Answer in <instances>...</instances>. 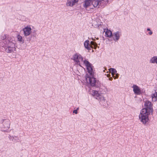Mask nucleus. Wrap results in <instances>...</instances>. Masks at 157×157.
I'll return each mask as SVG.
<instances>
[{
	"label": "nucleus",
	"instance_id": "1",
	"mask_svg": "<svg viewBox=\"0 0 157 157\" xmlns=\"http://www.w3.org/2000/svg\"><path fill=\"white\" fill-rule=\"evenodd\" d=\"M153 111L152 104L151 102L146 101L144 102V108L141 111L139 115V119L144 124L149 120L148 115L152 114Z\"/></svg>",
	"mask_w": 157,
	"mask_h": 157
},
{
	"label": "nucleus",
	"instance_id": "2",
	"mask_svg": "<svg viewBox=\"0 0 157 157\" xmlns=\"http://www.w3.org/2000/svg\"><path fill=\"white\" fill-rule=\"evenodd\" d=\"M84 63L86 66L88 73L90 75V76H88V75H86L85 76V79L87 83H89L90 85L93 86H95L96 85V80L93 77L94 72L91 67V64L88 61L85 60L84 61Z\"/></svg>",
	"mask_w": 157,
	"mask_h": 157
},
{
	"label": "nucleus",
	"instance_id": "3",
	"mask_svg": "<svg viewBox=\"0 0 157 157\" xmlns=\"http://www.w3.org/2000/svg\"><path fill=\"white\" fill-rule=\"evenodd\" d=\"M5 51L7 53L13 52L16 51L15 45L14 43L8 40H6L5 43Z\"/></svg>",
	"mask_w": 157,
	"mask_h": 157
},
{
	"label": "nucleus",
	"instance_id": "4",
	"mask_svg": "<svg viewBox=\"0 0 157 157\" xmlns=\"http://www.w3.org/2000/svg\"><path fill=\"white\" fill-rule=\"evenodd\" d=\"M108 0H94L92 4L94 7H104L108 3Z\"/></svg>",
	"mask_w": 157,
	"mask_h": 157
},
{
	"label": "nucleus",
	"instance_id": "5",
	"mask_svg": "<svg viewBox=\"0 0 157 157\" xmlns=\"http://www.w3.org/2000/svg\"><path fill=\"white\" fill-rule=\"evenodd\" d=\"M73 58L76 64L80 66V62H83V63H84L85 60L83 61V59L82 56L79 54L76 53L73 56Z\"/></svg>",
	"mask_w": 157,
	"mask_h": 157
},
{
	"label": "nucleus",
	"instance_id": "6",
	"mask_svg": "<svg viewBox=\"0 0 157 157\" xmlns=\"http://www.w3.org/2000/svg\"><path fill=\"white\" fill-rule=\"evenodd\" d=\"M91 94L94 96H95L96 98L101 101H105L104 98L97 91L92 90L90 91Z\"/></svg>",
	"mask_w": 157,
	"mask_h": 157
},
{
	"label": "nucleus",
	"instance_id": "7",
	"mask_svg": "<svg viewBox=\"0 0 157 157\" xmlns=\"http://www.w3.org/2000/svg\"><path fill=\"white\" fill-rule=\"evenodd\" d=\"M3 128H5L4 131L8 130L10 128V121L8 119H4L2 120Z\"/></svg>",
	"mask_w": 157,
	"mask_h": 157
},
{
	"label": "nucleus",
	"instance_id": "8",
	"mask_svg": "<svg viewBox=\"0 0 157 157\" xmlns=\"http://www.w3.org/2000/svg\"><path fill=\"white\" fill-rule=\"evenodd\" d=\"M32 29L30 26H28L23 29L24 34L25 36H29L31 33Z\"/></svg>",
	"mask_w": 157,
	"mask_h": 157
},
{
	"label": "nucleus",
	"instance_id": "9",
	"mask_svg": "<svg viewBox=\"0 0 157 157\" xmlns=\"http://www.w3.org/2000/svg\"><path fill=\"white\" fill-rule=\"evenodd\" d=\"M79 0H67L66 5L67 6L72 7L77 3Z\"/></svg>",
	"mask_w": 157,
	"mask_h": 157
},
{
	"label": "nucleus",
	"instance_id": "10",
	"mask_svg": "<svg viewBox=\"0 0 157 157\" xmlns=\"http://www.w3.org/2000/svg\"><path fill=\"white\" fill-rule=\"evenodd\" d=\"M133 88V91L135 94H140L141 93V90L139 87L136 85H133L132 86Z\"/></svg>",
	"mask_w": 157,
	"mask_h": 157
},
{
	"label": "nucleus",
	"instance_id": "11",
	"mask_svg": "<svg viewBox=\"0 0 157 157\" xmlns=\"http://www.w3.org/2000/svg\"><path fill=\"white\" fill-rule=\"evenodd\" d=\"M152 101H155L157 100V89L155 90L151 95Z\"/></svg>",
	"mask_w": 157,
	"mask_h": 157
},
{
	"label": "nucleus",
	"instance_id": "12",
	"mask_svg": "<svg viewBox=\"0 0 157 157\" xmlns=\"http://www.w3.org/2000/svg\"><path fill=\"white\" fill-rule=\"evenodd\" d=\"M90 41L89 40H86L84 43V45L85 48L87 49L88 50H91V48H92L93 47H91L90 45L89 44Z\"/></svg>",
	"mask_w": 157,
	"mask_h": 157
},
{
	"label": "nucleus",
	"instance_id": "13",
	"mask_svg": "<svg viewBox=\"0 0 157 157\" xmlns=\"http://www.w3.org/2000/svg\"><path fill=\"white\" fill-rule=\"evenodd\" d=\"M113 38L114 40H117L119 39L120 37V32H117L114 33L113 35Z\"/></svg>",
	"mask_w": 157,
	"mask_h": 157
},
{
	"label": "nucleus",
	"instance_id": "14",
	"mask_svg": "<svg viewBox=\"0 0 157 157\" xmlns=\"http://www.w3.org/2000/svg\"><path fill=\"white\" fill-rule=\"evenodd\" d=\"M91 2V0H85L84 4V7L86 8L90 6Z\"/></svg>",
	"mask_w": 157,
	"mask_h": 157
},
{
	"label": "nucleus",
	"instance_id": "15",
	"mask_svg": "<svg viewBox=\"0 0 157 157\" xmlns=\"http://www.w3.org/2000/svg\"><path fill=\"white\" fill-rule=\"evenodd\" d=\"M150 63H157V56L152 57L150 60Z\"/></svg>",
	"mask_w": 157,
	"mask_h": 157
},
{
	"label": "nucleus",
	"instance_id": "16",
	"mask_svg": "<svg viewBox=\"0 0 157 157\" xmlns=\"http://www.w3.org/2000/svg\"><path fill=\"white\" fill-rule=\"evenodd\" d=\"M105 34L106 37H110L112 36V33L110 30L107 29L105 32Z\"/></svg>",
	"mask_w": 157,
	"mask_h": 157
},
{
	"label": "nucleus",
	"instance_id": "17",
	"mask_svg": "<svg viewBox=\"0 0 157 157\" xmlns=\"http://www.w3.org/2000/svg\"><path fill=\"white\" fill-rule=\"evenodd\" d=\"M109 71L112 73V75L113 77H114V75L117 73V71L114 68H111L109 69Z\"/></svg>",
	"mask_w": 157,
	"mask_h": 157
},
{
	"label": "nucleus",
	"instance_id": "18",
	"mask_svg": "<svg viewBox=\"0 0 157 157\" xmlns=\"http://www.w3.org/2000/svg\"><path fill=\"white\" fill-rule=\"evenodd\" d=\"M17 39H18V40L19 41H20V42H22V37L19 35H18V36H17Z\"/></svg>",
	"mask_w": 157,
	"mask_h": 157
},
{
	"label": "nucleus",
	"instance_id": "19",
	"mask_svg": "<svg viewBox=\"0 0 157 157\" xmlns=\"http://www.w3.org/2000/svg\"><path fill=\"white\" fill-rule=\"evenodd\" d=\"M6 36L5 35H4L3 36H2V40H3V42L5 44V43H6V40H7V39H6Z\"/></svg>",
	"mask_w": 157,
	"mask_h": 157
},
{
	"label": "nucleus",
	"instance_id": "20",
	"mask_svg": "<svg viewBox=\"0 0 157 157\" xmlns=\"http://www.w3.org/2000/svg\"><path fill=\"white\" fill-rule=\"evenodd\" d=\"M90 44L92 45H94L95 47H96V46L97 45V44L96 43L93 41H91Z\"/></svg>",
	"mask_w": 157,
	"mask_h": 157
},
{
	"label": "nucleus",
	"instance_id": "21",
	"mask_svg": "<svg viewBox=\"0 0 157 157\" xmlns=\"http://www.w3.org/2000/svg\"><path fill=\"white\" fill-rule=\"evenodd\" d=\"M104 88L105 89V90L103 92H102V91H101V92H102V93L103 94H105V93H106V91H107V88L105 87H104Z\"/></svg>",
	"mask_w": 157,
	"mask_h": 157
},
{
	"label": "nucleus",
	"instance_id": "22",
	"mask_svg": "<svg viewBox=\"0 0 157 157\" xmlns=\"http://www.w3.org/2000/svg\"><path fill=\"white\" fill-rule=\"evenodd\" d=\"M73 113H75V114H76L78 113V111L77 110V109H75L74 110Z\"/></svg>",
	"mask_w": 157,
	"mask_h": 157
},
{
	"label": "nucleus",
	"instance_id": "23",
	"mask_svg": "<svg viewBox=\"0 0 157 157\" xmlns=\"http://www.w3.org/2000/svg\"><path fill=\"white\" fill-rule=\"evenodd\" d=\"M152 33L151 31H150L149 33V34L150 35H151V34H152Z\"/></svg>",
	"mask_w": 157,
	"mask_h": 157
},
{
	"label": "nucleus",
	"instance_id": "24",
	"mask_svg": "<svg viewBox=\"0 0 157 157\" xmlns=\"http://www.w3.org/2000/svg\"><path fill=\"white\" fill-rule=\"evenodd\" d=\"M109 79L110 80H112V78H109Z\"/></svg>",
	"mask_w": 157,
	"mask_h": 157
},
{
	"label": "nucleus",
	"instance_id": "25",
	"mask_svg": "<svg viewBox=\"0 0 157 157\" xmlns=\"http://www.w3.org/2000/svg\"><path fill=\"white\" fill-rule=\"evenodd\" d=\"M147 31H150V29L149 28L147 29Z\"/></svg>",
	"mask_w": 157,
	"mask_h": 157
},
{
	"label": "nucleus",
	"instance_id": "26",
	"mask_svg": "<svg viewBox=\"0 0 157 157\" xmlns=\"http://www.w3.org/2000/svg\"><path fill=\"white\" fill-rule=\"evenodd\" d=\"M118 77V75H116V78H117Z\"/></svg>",
	"mask_w": 157,
	"mask_h": 157
},
{
	"label": "nucleus",
	"instance_id": "27",
	"mask_svg": "<svg viewBox=\"0 0 157 157\" xmlns=\"http://www.w3.org/2000/svg\"><path fill=\"white\" fill-rule=\"evenodd\" d=\"M78 109H79V108H78H78H77V109H77V110H78Z\"/></svg>",
	"mask_w": 157,
	"mask_h": 157
}]
</instances>
